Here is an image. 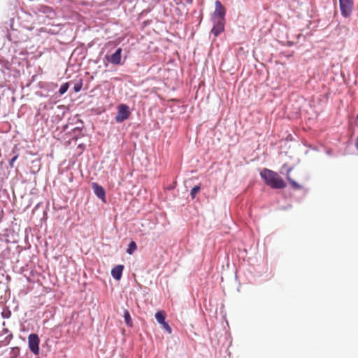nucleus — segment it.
I'll use <instances>...</instances> for the list:
<instances>
[{"mask_svg":"<svg viewBox=\"0 0 358 358\" xmlns=\"http://www.w3.org/2000/svg\"><path fill=\"white\" fill-rule=\"evenodd\" d=\"M260 176L265 184L273 189H283L287 185L279 174L272 170L264 169L260 172Z\"/></svg>","mask_w":358,"mask_h":358,"instance_id":"nucleus-1","label":"nucleus"},{"mask_svg":"<svg viewBox=\"0 0 358 358\" xmlns=\"http://www.w3.org/2000/svg\"><path fill=\"white\" fill-rule=\"evenodd\" d=\"M131 113L129 108L125 104H120L117 106V113L115 117L117 122L120 123L129 117Z\"/></svg>","mask_w":358,"mask_h":358,"instance_id":"nucleus-2","label":"nucleus"},{"mask_svg":"<svg viewBox=\"0 0 358 358\" xmlns=\"http://www.w3.org/2000/svg\"><path fill=\"white\" fill-rule=\"evenodd\" d=\"M339 3L342 15L345 17H349L353 10V0H339Z\"/></svg>","mask_w":358,"mask_h":358,"instance_id":"nucleus-3","label":"nucleus"},{"mask_svg":"<svg viewBox=\"0 0 358 358\" xmlns=\"http://www.w3.org/2000/svg\"><path fill=\"white\" fill-rule=\"evenodd\" d=\"M40 340L37 334H31L28 337V343L30 350L34 354L39 353Z\"/></svg>","mask_w":358,"mask_h":358,"instance_id":"nucleus-4","label":"nucleus"},{"mask_svg":"<svg viewBox=\"0 0 358 358\" xmlns=\"http://www.w3.org/2000/svg\"><path fill=\"white\" fill-rule=\"evenodd\" d=\"M106 59L113 64H120L122 59V48H119L116 50L115 53H113L110 56H106Z\"/></svg>","mask_w":358,"mask_h":358,"instance_id":"nucleus-5","label":"nucleus"},{"mask_svg":"<svg viewBox=\"0 0 358 358\" xmlns=\"http://www.w3.org/2000/svg\"><path fill=\"white\" fill-rule=\"evenodd\" d=\"M213 15L215 17L218 18L217 20L224 21V17L225 15V8L219 1H215V10L214 11Z\"/></svg>","mask_w":358,"mask_h":358,"instance_id":"nucleus-6","label":"nucleus"},{"mask_svg":"<svg viewBox=\"0 0 358 358\" xmlns=\"http://www.w3.org/2000/svg\"><path fill=\"white\" fill-rule=\"evenodd\" d=\"M92 187L96 196L105 202L106 192L104 189L96 182H92Z\"/></svg>","mask_w":358,"mask_h":358,"instance_id":"nucleus-7","label":"nucleus"},{"mask_svg":"<svg viewBox=\"0 0 358 358\" xmlns=\"http://www.w3.org/2000/svg\"><path fill=\"white\" fill-rule=\"evenodd\" d=\"M124 269L123 265H117L111 271L112 276L117 280H120L122 278V271Z\"/></svg>","mask_w":358,"mask_h":358,"instance_id":"nucleus-8","label":"nucleus"},{"mask_svg":"<svg viewBox=\"0 0 358 358\" xmlns=\"http://www.w3.org/2000/svg\"><path fill=\"white\" fill-rule=\"evenodd\" d=\"M224 31V22L223 20H217V23L214 25L211 30V33L215 36H217L221 32Z\"/></svg>","mask_w":358,"mask_h":358,"instance_id":"nucleus-9","label":"nucleus"},{"mask_svg":"<svg viewBox=\"0 0 358 358\" xmlns=\"http://www.w3.org/2000/svg\"><path fill=\"white\" fill-rule=\"evenodd\" d=\"M292 170V168H289L286 173V178L288 180L289 183L292 186V188L296 189H302V186L297 183L296 181H294L291 177H290V171Z\"/></svg>","mask_w":358,"mask_h":358,"instance_id":"nucleus-10","label":"nucleus"},{"mask_svg":"<svg viewBox=\"0 0 358 358\" xmlns=\"http://www.w3.org/2000/svg\"><path fill=\"white\" fill-rule=\"evenodd\" d=\"M124 321H125L126 324L129 327H132L133 326L132 320H131L130 313L128 311V310H124Z\"/></svg>","mask_w":358,"mask_h":358,"instance_id":"nucleus-11","label":"nucleus"},{"mask_svg":"<svg viewBox=\"0 0 358 358\" xmlns=\"http://www.w3.org/2000/svg\"><path fill=\"white\" fill-rule=\"evenodd\" d=\"M165 317L166 314L164 311H158L155 314V318L159 324L164 323V322H165Z\"/></svg>","mask_w":358,"mask_h":358,"instance_id":"nucleus-12","label":"nucleus"},{"mask_svg":"<svg viewBox=\"0 0 358 358\" xmlns=\"http://www.w3.org/2000/svg\"><path fill=\"white\" fill-rule=\"evenodd\" d=\"M137 249L136 243L134 241H131L127 249V252L129 255H132Z\"/></svg>","mask_w":358,"mask_h":358,"instance_id":"nucleus-13","label":"nucleus"},{"mask_svg":"<svg viewBox=\"0 0 358 358\" xmlns=\"http://www.w3.org/2000/svg\"><path fill=\"white\" fill-rule=\"evenodd\" d=\"M82 87H83V80L80 79V80H79L78 82L75 83V85L73 86V90L76 92H78L81 90Z\"/></svg>","mask_w":358,"mask_h":358,"instance_id":"nucleus-14","label":"nucleus"},{"mask_svg":"<svg viewBox=\"0 0 358 358\" xmlns=\"http://www.w3.org/2000/svg\"><path fill=\"white\" fill-rule=\"evenodd\" d=\"M201 187L199 185L194 187L190 192V195L192 199H194L196 194L199 192Z\"/></svg>","mask_w":358,"mask_h":358,"instance_id":"nucleus-15","label":"nucleus"},{"mask_svg":"<svg viewBox=\"0 0 358 358\" xmlns=\"http://www.w3.org/2000/svg\"><path fill=\"white\" fill-rule=\"evenodd\" d=\"M69 89V83H66L61 85L59 92L60 94H64Z\"/></svg>","mask_w":358,"mask_h":358,"instance_id":"nucleus-16","label":"nucleus"},{"mask_svg":"<svg viewBox=\"0 0 358 358\" xmlns=\"http://www.w3.org/2000/svg\"><path fill=\"white\" fill-rule=\"evenodd\" d=\"M160 324H162V327L166 329L169 334L171 333L172 330H171V328L170 327V326L168 324V323L165 322H164V323H161Z\"/></svg>","mask_w":358,"mask_h":358,"instance_id":"nucleus-17","label":"nucleus"},{"mask_svg":"<svg viewBox=\"0 0 358 358\" xmlns=\"http://www.w3.org/2000/svg\"><path fill=\"white\" fill-rule=\"evenodd\" d=\"M17 157H18V155H15V156L11 159V160L10 161V163H9V164H10V167H13V166H14L13 164H14L15 161L17 159Z\"/></svg>","mask_w":358,"mask_h":358,"instance_id":"nucleus-18","label":"nucleus"},{"mask_svg":"<svg viewBox=\"0 0 358 358\" xmlns=\"http://www.w3.org/2000/svg\"><path fill=\"white\" fill-rule=\"evenodd\" d=\"M357 118H358V115H357Z\"/></svg>","mask_w":358,"mask_h":358,"instance_id":"nucleus-19","label":"nucleus"}]
</instances>
